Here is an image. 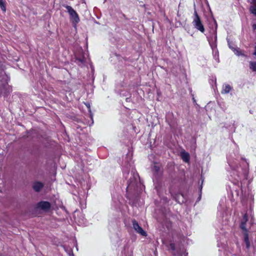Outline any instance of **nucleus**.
Returning <instances> with one entry per match:
<instances>
[{
    "label": "nucleus",
    "mask_w": 256,
    "mask_h": 256,
    "mask_svg": "<svg viewBox=\"0 0 256 256\" xmlns=\"http://www.w3.org/2000/svg\"><path fill=\"white\" fill-rule=\"evenodd\" d=\"M250 2L252 4H256V0H250Z\"/></svg>",
    "instance_id": "obj_23"
},
{
    "label": "nucleus",
    "mask_w": 256,
    "mask_h": 256,
    "mask_svg": "<svg viewBox=\"0 0 256 256\" xmlns=\"http://www.w3.org/2000/svg\"><path fill=\"white\" fill-rule=\"evenodd\" d=\"M212 50L213 58L216 60L217 62H219V54L218 49L214 50Z\"/></svg>",
    "instance_id": "obj_15"
},
{
    "label": "nucleus",
    "mask_w": 256,
    "mask_h": 256,
    "mask_svg": "<svg viewBox=\"0 0 256 256\" xmlns=\"http://www.w3.org/2000/svg\"><path fill=\"white\" fill-rule=\"evenodd\" d=\"M202 186H200V190H202Z\"/></svg>",
    "instance_id": "obj_28"
},
{
    "label": "nucleus",
    "mask_w": 256,
    "mask_h": 256,
    "mask_svg": "<svg viewBox=\"0 0 256 256\" xmlns=\"http://www.w3.org/2000/svg\"><path fill=\"white\" fill-rule=\"evenodd\" d=\"M84 104L86 106V107L88 108V112H90V118H92V112H91V110H90V104L89 102H86V103H84Z\"/></svg>",
    "instance_id": "obj_20"
},
{
    "label": "nucleus",
    "mask_w": 256,
    "mask_h": 256,
    "mask_svg": "<svg viewBox=\"0 0 256 256\" xmlns=\"http://www.w3.org/2000/svg\"><path fill=\"white\" fill-rule=\"evenodd\" d=\"M156 190H157L158 193V194H159V192H158V188L156 186Z\"/></svg>",
    "instance_id": "obj_26"
},
{
    "label": "nucleus",
    "mask_w": 256,
    "mask_h": 256,
    "mask_svg": "<svg viewBox=\"0 0 256 256\" xmlns=\"http://www.w3.org/2000/svg\"><path fill=\"white\" fill-rule=\"evenodd\" d=\"M250 68L253 72H256V62H250Z\"/></svg>",
    "instance_id": "obj_16"
},
{
    "label": "nucleus",
    "mask_w": 256,
    "mask_h": 256,
    "mask_svg": "<svg viewBox=\"0 0 256 256\" xmlns=\"http://www.w3.org/2000/svg\"><path fill=\"white\" fill-rule=\"evenodd\" d=\"M170 249L172 250H175V245H174V243H170Z\"/></svg>",
    "instance_id": "obj_22"
},
{
    "label": "nucleus",
    "mask_w": 256,
    "mask_h": 256,
    "mask_svg": "<svg viewBox=\"0 0 256 256\" xmlns=\"http://www.w3.org/2000/svg\"><path fill=\"white\" fill-rule=\"evenodd\" d=\"M50 204L48 202L42 201L37 204V207L45 211L48 210L50 208Z\"/></svg>",
    "instance_id": "obj_7"
},
{
    "label": "nucleus",
    "mask_w": 256,
    "mask_h": 256,
    "mask_svg": "<svg viewBox=\"0 0 256 256\" xmlns=\"http://www.w3.org/2000/svg\"><path fill=\"white\" fill-rule=\"evenodd\" d=\"M192 100H193L194 102H196V100L194 99V98H192Z\"/></svg>",
    "instance_id": "obj_27"
},
{
    "label": "nucleus",
    "mask_w": 256,
    "mask_h": 256,
    "mask_svg": "<svg viewBox=\"0 0 256 256\" xmlns=\"http://www.w3.org/2000/svg\"><path fill=\"white\" fill-rule=\"evenodd\" d=\"M180 157L185 162H188L190 160V154L184 150H182L180 153Z\"/></svg>",
    "instance_id": "obj_10"
},
{
    "label": "nucleus",
    "mask_w": 256,
    "mask_h": 256,
    "mask_svg": "<svg viewBox=\"0 0 256 256\" xmlns=\"http://www.w3.org/2000/svg\"><path fill=\"white\" fill-rule=\"evenodd\" d=\"M0 7L2 11L6 12V8L3 0H0Z\"/></svg>",
    "instance_id": "obj_18"
},
{
    "label": "nucleus",
    "mask_w": 256,
    "mask_h": 256,
    "mask_svg": "<svg viewBox=\"0 0 256 256\" xmlns=\"http://www.w3.org/2000/svg\"><path fill=\"white\" fill-rule=\"evenodd\" d=\"M160 166H159L158 165H156V164H154V167H153V169H152V171L156 173V174H158V173L159 171H160Z\"/></svg>",
    "instance_id": "obj_19"
},
{
    "label": "nucleus",
    "mask_w": 256,
    "mask_h": 256,
    "mask_svg": "<svg viewBox=\"0 0 256 256\" xmlns=\"http://www.w3.org/2000/svg\"><path fill=\"white\" fill-rule=\"evenodd\" d=\"M253 54H254V55L256 56V46L254 47V52Z\"/></svg>",
    "instance_id": "obj_25"
},
{
    "label": "nucleus",
    "mask_w": 256,
    "mask_h": 256,
    "mask_svg": "<svg viewBox=\"0 0 256 256\" xmlns=\"http://www.w3.org/2000/svg\"><path fill=\"white\" fill-rule=\"evenodd\" d=\"M132 225L134 230L136 231L138 233H139L142 236H146V232L142 228L141 226H139L136 220H132Z\"/></svg>",
    "instance_id": "obj_6"
},
{
    "label": "nucleus",
    "mask_w": 256,
    "mask_h": 256,
    "mask_svg": "<svg viewBox=\"0 0 256 256\" xmlns=\"http://www.w3.org/2000/svg\"><path fill=\"white\" fill-rule=\"evenodd\" d=\"M252 27L254 30H256V24H254L252 26Z\"/></svg>",
    "instance_id": "obj_24"
},
{
    "label": "nucleus",
    "mask_w": 256,
    "mask_h": 256,
    "mask_svg": "<svg viewBox=\"0 0 256 256\" xmlns=\"http://www.w3.org/2000/svg\"><path fill=\"white\" fill-rule=\"evenodd\" d=\"M27 137L32 138H38V131L36 130H32L28 132Z\"/></svg>",
    "instance_id": "obj_11"
},
{
    "label": "nucleus",
    "mask_w": 256,
    "mask_h": 256,
    "mask_svg": "<svg viewBox=\"0 0 256 256\" xmlns=\"http://www.w3.org/2000/svg\"><path fill=\"white\" fill-rule=\"evenodd\" d=\"M63 6L67 10L72 23L76 25L80 22V18L76 11L71 6L64 5Z\"/></svg>",
    "instance_id": "obj_4"
},
{
    "label": "nucleus",
    "mask_w": 256,
    "mask_h": 256,
    "mask_svg": "<svg viewBox=\"0 0 256 256\" xmlns=\"http://www.w3.org/2000/svg\"><path fill=\"white\" fill-rule=\"evenodd\" d=\"M248 220L247 214H246L244 215L243 218L241 221L240 224V228L243 230V232H248L246 228V224Z\"/></svg>",
    "instance_id": "obj_9"
},
{
    "label": "nucleus",
    "mask_w": 256,
    "mask_h": 256,
    "mask_svg": "<svg viewBox=\"0 0 256 256\" xmlns=\"http://www.w3.org/2000/svg\"><path fill=\"white\" fill-rule=\"evenodd\" d=\"M228 44V47L230 48L234 53V54L238 56H246L243 54L239 48H236V46L232 42H230V40L227 39Z\"/></svg>",
    "instance_id": "obj_5"
},
{
    "label": "nucleus",
    "mask_w": 256,
    "mask_h": 256,
    "mask_svg": "<svg viewBox=\"0 0 256 256\" xmlns=\"http://www.w3.org/2000/svg\"><path fill=\"white\" fill-rule=\"evenodd\" d=\"M216 39H217V36H216V35L215 34L214 36V40H208L212 50L217 49V48H216L217 45H216Z\"/></svg>",
    "instance_id": "obj_13"
},
{
    "label": "nucleus",
    "mask_w": 256,
    "mask_h": 256,
    "mask_svg": "<svg viewBox=\"0 0 256 256\" xmlns=\"http://www.w3.org/2000/svg\"><path fill=\"white\" fill-rule=\"evenodd\" d=\"M250 12L256 16V4H252L250 8Z\"/></svg>",
    "instance_id": "obj_17"
},
{
    "label": "nucleus",
    "mask_w": 256,
    "mask_h": 256,
    "mask_svg": "<svg viewBox=\"0 0 256 256\" xmlns=\"http://www.w3.org/2000/svg\"><path fill=\"white\" fill-rule=\"evenodd\" d=\"M131 176L128 182L126 188L127 192H131L132 190L138 191V188H141L143 186L140 181V177L137 172H132Z\"/></svg>",
    "instance_id": "obj_2"
},
{
    "label": "nucleus",
    "mask_w": 256,
    "mask_h": 256,
    "mask_svg": "<svg viewBox=\"0 0 256 256\" xmlns=\"http://www.w3.org/2000/svg\"><path fill=\"white\" fill-rule=\"evenodd\" d=\"M244 236V241L246 244V248L247 249H248L250 248V242L248 238V232H243Z\"/></svg>",
    "instance_id": "obj_14"
},
{
    "label": "nucleus",
    "mask_w": 256,
    "mask_h": 256,
    "mask_svg": "<svg viewBox=\"0 0 256 256\" xmlns=\"http://www.w3.org/2000/svg\"><path fill=\"white\" fill-rule=\"evenodd\" d=\"M228 158V163L232 168L230 176L234 179L230 182L227 188L234 200L238 198L242 192V184L239 181L242 177L246 178L248 174V163L242 156L234 154Z\"/></svg>",
    "instance_id": "obj_1"
},
{
    "label": "nucleus",
    "mask_w": 256,
    "mask_h": 256,
    "mask_svg": "<svg viewBox=\"0 0 256 256\" xmlns=\"http://www.w3.org/2000/svg\"><path fill=\"white\" fill-rule=\"evenodd\" d=\"M192 24L194 28L202 32H204V28L200 20V17L198 14L196 10L194 11L193 20Z\"/></svg>",
    "instance_id": "obj_3"
},
{
    "label": "nucleus",
    "mask_w": 256,
    "mask_h": 256,
    "mask_svg": "<svg viewBox=\"0 0 256 256\" xmlns=\"http://www.w3.org/2000/svg\"><path fill=\"white\" fill-rule=\"evenodd\" d=\"M233 90L232 86L228 84H224L222 86L221 93L222 94H228Z\"/></svg>",
    "instance_id": "obj_8"
},
{
    "label": "nucleus",
    "mask_w": 256,
    "mask_h": 256,
    "mask_svg": "<svg viewBox=\"0 0 256 256\" xmlns=\"http://www.w3.org/2000/svg\"><path fill=\"white\" fill-rule=\"evenodd\" d=\"M76 60L82 64H84L85 62V59L84 57L82 58H77Z\"/></svg>",
    "instance_id": "obj_21"
},
{
    "label": "nucleus",
    "mask_w": 256,
    "mask_h": 256,
    "mask_svg": "<svg viewBox=\"0 0 256 256\" xmlns=\"http://www.w3.org/2000/svg\"><path fill=\"white\" fill-rule=\"evenodd\" d=\"M44 184L42 182H36L33 184V188L36 192H38L43 188Z\"/></svg>",
    "instance_id": "obj_12"
}]
</instances>
